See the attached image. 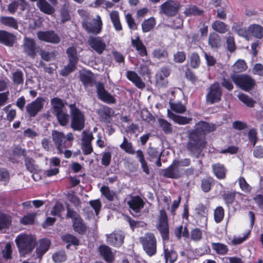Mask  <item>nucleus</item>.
<instances>
[{
	"mask_svg": "<svg viewBox=\"0 0 263 263\" xmlns=\"http://www.w3.org/2000/svg\"><path fill=\"white\" fill-rule=\"evenodd\" d=\"M100 255L104 259L108 262H111L114 259L113 253L110 247L105 245L100 246L98 248Z\"/></svg>",
	"mask_w": 263,
	"mask_h": 263,
	"instance_id": "obj_22",
	"label": "nucleus"
},
{
	"mask_svg": "<svg viewBox=\"0 0 263 263\" xmlns=\"http://www.w3.org/2000/svg\"><path fill=\"white\" fill-rule=\"evenodd\" d=\"M12 249L10 243H7L4 249L2 251L3 257L6 260L12 258Z\"/></svg>",
	"mask_w": 263,
	"mask_h": 263,
	"instance_id": "obj_60",
	"label": "nucleus"
},
{
	"mask_svg": "<svg viewBox=\"0 0 263 263\" xmlns=\"http://www.w3.org/2000/svg\"><path fill=\"white\" fill-rule=\"evenodd\" d=\"M15 36L4 30H0V43L9 46H13Z\"/></svg>",
	"mask_w": 263,
	"mask_h": 263,
	"instance_id": "obj_25",
	"label": "nucleus"
},
{
	"mask_svg": "<svg viewBox=\"0 0 263 263\" xmlns=\"http://www.w3.org/2000/svg\"><path fill=\"white\" fill-rule=\"evenodd\" d=\"M11 221L9 216L0 214V230L8 228Z\"/></svg>",
	"mask_w": 263,
	"mask_h": 263,
	"instance_id": "obj_56",
	"label": "nucleus"
},
{
	"mask_svg": "<svg viewBox=\"0 0 263 263\" xmlns=\"http://www.w3.org/2000/svg\"><path fill=\"white\" fill-rule=\"evenodd\" d=\"M52 259L55 262L60 263L67 259V256L65 251L61 250L54 253L52 255Z\"/></svg>",
	"mask_w": 263,
	"mask_h": 263,
	"instance_id": "obj_49",
	"label": "nucleus"
},
{
	"mask_svg": "<svg viewBox=\"0 0 263 263\" xmlns=\"http://www.w3.org/2000/svg\"><path fill=\"white\" fill-rule=\"evenodd\" d=\"M156 25V21L154 17H152L144 20L142 23V29L143 32H147L151 31Z\"/></svg>",
	"mask_w": 263,
	"mask_h": 263,
	"instance_id": "obj_37",
	"label": "nucleus"
},
{
	"mask_svg": "<svg viewBox=\"0 0 263 263\" xmlns=\"http://www.w3.org/2000/svg\"><path fill=\"white\" fill-rule=\"evenodd\" d=\"M15 241L20 255L22 257H25L32 252L36 243V240L33 236L26 234L17 236Z\"/></svg>",
	"mask_w": 263,
	"mask_h": 263,
	"instance_id": "obj_3",
	"label": "nucleus"
},
{
	"mask_svg": "<svg viewBox=\"0 0 263 263\" xmlns=\"http://www.w3.org/2000/svg\"><path fill=\"white\" fill-rule=\"evenodd\" d=\"M71 116L70 126L74 130L80 131L84 128L85 117L83 113L76 106V104L69 105Z\"/></svg>",
	"mask_w": 263,
	"mask_h": 263,
	"instance_id": "obj_4",
	"label": "nucleus"
},
{
	"mask_svg": "<svg viewBox=\"0 0 263 263\" xmlns=\"http://www.w3.org/2000/svg\"><path fill=\"white\" fill-rule=\"evenodd\" d=\"M211 27L214 30L220 33H224L229 30L228 25L220 21H214Z\"/></svg>",
	"mask_w": 263,
	"mask_h": 263,
	"instance_id": "obj_34",
	"label": "nucleus"
},
{
	"mask_svg": "<svg viewBox=\"0 0 263 263\" xmlns=\"http://www.w3.org/2000/svg\"><path fill=\"white\" fill-rule=\"evenodd\" d=\"M61 126H66L69 123V116L66 110L54 114Z\"/></svg>",
	"mask_w": 263,
	"mask_h": 263,
	"instance_id": "obj_36",
	"label": "nucleus"
},
{
	"mask_svg": "<svg viewBox=\"0 0 263 263\" xmlns=\"http://www.w3.org/2000/svg\"><path fill=\"white\" fill-rule=\"evenodd\" d=\"M72 226L74 230L80 234H84L86 231V226L81 218L72 222Z\"/></svg>",
	"mask_w": 263,
	"mask_h": 263,
	"instance_id": "obj_35",
	"label": "nucleus"
},
{
	"mask_svg": "<svg viewBox=\"0 0 263 263\" xmlns=\"http://www.w3.org/2000/svg\"><path fill=\"white\" fill-rule=\"evenodd\" d=\"M146 154L148 156V159L152 161V159L157 158L162 153L159 154L157 149L154 147L149 146L146 149Z\"/></svg>",
	"mask_w": 263,
	"mask_h": 263,
	"instance_id": "obj_62",
	"label": "nucleus"
},
{
	"mask_svg": "<svg viewBox=\"0 0 263 263\" xmlns=\"http://www.w3.org/2000/svg\"><path fill=\"white\" fill-rule=\"evenodd\" d=\"M247 65L244 60H238L233 65V71L235 72H240L245 70Z\"/></svg>",
	"mask_w": 263,
	"mask_h": 263,
	"instance_id": "obj_52",
	"label": "nucleus"
},
{
	"mask_svg": "<svg viewBox=\"0 0 263 263\" xmlns=\"http://www.w3.org/2000/svg\"><path fill=\"white\" fill-rule=\"evenodd\" d=\"M152 54L154 58L159 60L166 58L168 55L167 51L162 48L154 49Z\"/></svg>",
	"mask_w": 263,
	"mask_h": 263,
	"instance_id": "obj_54",
	"label": "nucleus"
},
{
	"mask_svg": "<svg viewBox=\"0 0 263 263\" xmlns=\"http://www.w3.org/2000/svg\"><path fill=\"white\" fill-rule=\"evenodd\" d=\"M35 216V213L28 214L21 219V222L24 224H32L34 221Z\"/></svg>",
	"mask_w": 263,
	"mask_h": 263,
	"instance_id": "obj_64",
	"label": "nucleus"
},
{
	"mask_svg": "<svg viewBox=\"0 0 263 263\" xmlns=\"http://www.w3.org/2000/svg\"><path fill=\"white\" fill-rule=\"evenodd\" d=\"M232 30L238 35L249 40V28L247 29L245 27L242 23H234L232 27Z\"/></svg>",
	"mask_w": 263,
	"mask_h": 263,
	"instance_id": "obj_20",
	"label": "nucleus"
},
{
	"mask_svg": "<svg viewBox=\"0 0 263 263\" xmlns=\"http://www.w3.org/2000/svg\"><path fill=\"white\" fill-rule=\"evenodd\" d=\"M212 169L214 174L219 179H222L226 177V169L224 166L219 163L213 164Z\"/></svg>",
	"mask_w": 263,
	"mask_h": 263,
	"instance_id": "obj_33",
	"label": "nucleus"
},
{
	"mask_svg": "<svg viewBox=\"0 0 263 263\" xmlns=\"http://www.w3.org/2000/svg\"><path fill=\"white\" fill-rule=\"evenodd\" d=\"M66 53L68 57L69 62L77 64L79 59L76 49L73 47H70L67 49Z\"/></svg>",
	"mask_w": 263,
	"mask_h": 263,
	"instance_id": "obj_43",
	"label": "nucleus"
},
{
	"mask_svg": "<svg viewBox=\"0 0 263 263\" xmlns=\"http://www.w3.org/2000/svg\"><path fill=\"white\" fill-rule=\"evenodd\" d=\"M200 64V58L198 53L194 52L190 57V64L192 67L197 68Z\"/></svg>",
	"mask_w": 263,
	"mask_h": 263,
	"instance_id": "obj_59",
	"label": "nucleus"
},
{
	"mask_svg": "<svg viewBox=\"0 0 263 263\" xmlns=\"http://www.w3.org/2000/svg\"><path fill=\"white\" fill-rule=\"evenodd\" d=\"M37 36L42 41L52 44H58L61 41L59 35L52 30L38 31Z\"/></svg>",
	"mask_w": 263,
	"mask_h": 263,
	"instance_id": "obj_14",
	"label": "nucleus"
},
{
	"mask_svg": "<svg viewBox=\"0 0 263 263\" xmlns=\"http://www.w3.org/2000/svg\"><path fill=\"white\" fill-rule=\"evenodd\" d=\"M77 64L68 62L67 65L65 66L60 71V74L62 76H67L72 72L76 69Z\"/></svg>",
	"mask_w": 263,
	"mask_h": 263,
	"instance_id": "obj_48",
	"label": "nucleus"
},
{
	"mask_svg": "<svg viewBox=\"0 0 263 263\" xmlns=\"http://www.w3.org/2000/svg\"><path fill=\"white\" fill-rule=\"evenodd\" d=\"M79 78L85 88L92 87L96 84L97 93L98 98L101 100L108 104L116 103V99L105 90L103 84L96 82L94 74L90 71L83 70L81 71Z\"/></svg>",
	"mask_w": 263,
	"mask_h": 263,
	"instance_id": "obj_2",
	"label": "nucleus"
},
{
	"mask_svg": "<svg viewBox=\"0 0 263 263\" xmlns=\"http://www.w3.org/2000/svg\"><path fill=\"white\" fill-rule=\"evenodd\" d=\"M212 248L217 253L220 255H224L227 253L228 251V247L223 243H212Z\"/></svg>",
	"mask_w": 263,
	"mask_h": 263,
	"instance_id": "obj_45",
	"label": "nucleus"
},
{
	"mask_svg": "<svg viewBox=\"0 0 263 263\" xmlns=\"http://www.w3.org/2000/svg\"><path fill=\"white\" fill-rule=\"evenodd\" d=\"M66 210H67V214H66V218H70L72 219V222L77 220V219H80L81 218L80 215L73 209L70 208V205L68 204H66Z\"/></svg>",
	"mask_w": 263,
	"mask_h": 263,
	"instance_id": "obj_51",
	"label": "nucleus"
},
{
	"mask_svg": "<svg viewBox=\"0 0 263 263\" xmlns=\"http://www.w3.org/2000/svg\"><path fill=\"white\" fill-rule=\"evenodd\" d=\"M90 47L99 54H102L106 48L105 43L99 36H90L88 40Z\"/></svg>",
	"mask_w": 263,
	"mask_h": 263,
	"instance_id": "obj_16",
	"label": "nucleus"
},
{
	"mask_svg": "<svg viewBox=\"0 0 263 263\" xmlns=\"http://www.w3.org/2000/svg\"><path fill=\"white\" fill-rule=\"evenodd\" d=\"M28 4L25 0H14L7 6V10L11 14L15 13L20 7L22 11L26 9Z\"/></svg>",
	"mask_w": 263,
	"mask_h": 263,
	"instance_id": "obj_19",
	"label": "nucleus"
},
{
	"mask_svg": "<svg viewBox=\"0 0 263 263\" xmlns=\"http://www.w3.org/2000/svg\"><path fill=\"white\" fill-rule=\"evenodd\" d=\"M215 129L213 124L205 121H200L196 124L195 129L189 134V141L186 144L187 151L191 156L199 158L203 156L202 152L206 146L205 135Z\"/></svg>",
	"mask_w": 263,
	"mask_h": 263,
	"instance_id": "obj_1",
	"label": "nucleus"
},
{
	"mask_svg": "<svg viewBox=\"0 0 263 263\" xmlns=\"http://www.w3.org/2000/svg\"><path fill=\"white\" fill-rule=\"evenodd\" d=\"M100 190L102 195L109 201H114L117 198L116 193L114 191L110 190L108 186H103Z\"/></svg>",
	"mask_w": 263,
	"mask_h": 263,
	"instance_id": "obj_41",
	"label": "nucleus"
},
{
	"mask_svg": "<svg viewBox=\"0 0 263 263\" xmlns=\"http://www.w3.org/2000/svg\"><path fill=\"white\" fill-rule=\"evenodd\" d=\"M24 161L26 169L29 172L33 173L36 170V166L34 164V160L33 158L25 157Z\"/></svg>",
	"mask_w": 263,
	"mask_h": 263,
	"instance_id": "obj_50",
	"label": "nucleus"
},
{
	"mask_svg": "<svg viewBox=\"0 0 263 263\" xmlns=\"http://www.w3.org/2000/svg\"><path fill=\"white\" fill-rule=\"evenodd\" d=\"M97 112L99 116L104 120H107V118H110L114 115V111L108 106L103 105L97 110Z\"/></svg>",
	"mask_w": 263,
	"mask_h": 263,
	"instance_id": "obj_30",
	"label": "nucleus"
},
{
	"mask_svg": "<svg viewBox=\"0 0 263 263\" xmlns=\"http://www.w3.org/2000/svg\"><path fill=\"white\" fill-rule=\"evenodd\" d=\"M203 11L194 5H189L185 8L184 13L186 15H201Z\"/></svg>",
	"mask_w": 263,
	"mask_h": 263,
	"instance_id": "obj_40",
	"label": "nucleus"
},
{
	"mask_svg": "<svg viewBox=\"0 0 263 263\" xmlns=\"http://www.w3.org/2000/svg\"><path fill=\"white\" fill-rule=\"evenodd\" d=\"M222 88L218 83H214L208 89L206 96V102L210 104L218 102L221 100Z\"/></svg>",
	"mask_w": 263,
	"mask_h": 263,
	"instance_id": "obj_10",
	"label": "nucleus"
},
{
	"mask_svg": "<svg viewBox=\"0 0 263 263\" xmlns=\"http://www.w3.org/2000/svg\"><path fill=\"white\" fill-rule=\"evenodd\" d=\"M126 76L127 79L134 83L138 88L143 89L145 87V83L141 80L140 77L136 72L127 71Z\"/></svg>",
	"mask_w": 263,
	"mask_h": 263,
	"instance_id": "obj_24",
	"label": "nucleus"
},
{
	"mask_svg": "<svg viewBox=\"0 0 263 263\" xmlns=\"http://www.w3.org/2000/svg\"><path fill=\"white\" fill-rule=\"evenodd\" d=\"M252 35L257 39L263 37V27L257 24H252L249 26V38Z\"/></svg>",
	"mask_w": 263,
	"mask_h": 263,
	"instance_id": "obj_29",
	"label": "nucleus"
},
{
	"mask_svg": "<svg viewBox=\"0 0 263 263\" xmlns=\"http://www.w3.org/2000/svg\"><path fill=\"white\" fill-rule=\"evenodd\" d=\"M172 118L175 122L182 125L187 124L192 120V118H188L174 114L172 115Z\"/></svg>",
	"mask_w": 263,
	"mask_h": 263,
	"instance_id": "obj_58",
	"label": "nucleus"
},
{
	"mask_svg": "<svg viewBox=\"0 0 263 263\" xmlns=\"http://www.w3.org/2000/svg\"><path fill=\"white\" fill-rule=\"evenodd\" d=\"M127 203L129 208L135 213V214H132L134 217L138 216L137 214L144 208L145 205L144 201L139 196H131Z\"/></svg>",
	"mask_w": 263,
	"mask_h": 263,
	"instance_id": "obj_17",
	"label": "nucleus"
},
{
	"mask_svg": "<svg viewBox=\"0 0 263 263\" xmlns=\"http://www.w3.org/2000/svg\"><path fill=\"white\" fill-rule=\"evenodd\" d=\"M102 22L99 15L97 18L93 19L91 21L88 22L84 19L82 22V26L85 30L89 33L93 34H99L102 29Z\"/></svg>",
	"mask_w": 263,
	"mask_h": 263,
	"instance_id": "obj_9",
	"label": "nucleus"
},
{
	"mask_svg": "<svg viewBox=\"0 0 263 263\" xmlns=\"http://www.w3.org/2000/svg\"><path fill=\"white\" fill-rule=\"evenodd\" d=\"M50 242L48 239H42L40 241L39 246L36 248L34 255L41 258L42 256L48 250Z\"/></svg>",
	"mask_w": 263,
	"mask_h": 263,
	"instance_id": "obj_23",
	"label": "nucleus"
},
{
	"mask_svg": "<svg viewBox=\"0 0 263 263\" xmlns=\"http://www.w3.org/2000/svg\"><path fill=\"white\" fill-rule=\"evenodd\" d=\"M164 254L166 262L169 260L170 263H174L177 258V253L173 249H169L165 245H164Z\"/></svg>",
	"mask_w": 263,
	"mask_h": 263,
	"instance_id": "obj_32",
	"label": "nucleus"
},
{
	"mask_svg": "<svg viewBox=\"0 0 263 263\" xmlns=\"http://www.w3.org/2000/svg\"><path fill=\"white\" fill-rule=\"evenodd\" d=\"M0 23L8 27L17 29L18 28L17 21L12 16H1Z\"/></svg>",
	"mask_w": 263,
	"mask_h": 263,
	"instance_id": "obj_31",
	"label": "nucleus"
},
{
	"mask_svg": "<svg viewBox=\"0 0 263 263\" xmlns=\"http://www.w3.org/2000/svg\"><path fill=\"white\" fill-rule=\"evenodd\" d=\"M158 229L163 240L169 239V230L167 216L164 210H161L159 215Z\"/></svg>",
	"mask_w": 263,
	"mask_h": 263,
	"instance_id": "obj_11",
	"label": "nucleus"
},
{
	"mask_svg": "<svg viewBox=\"0 0 263 263\" xmlns=\"http://www.w3.org/2000/svg\"><path fill=\"white\" fill-rule=\"evenodd\" d=\"M158 123L160 127L166 134H169L172 132V125L166 120L163 119H159Z\"/></svg>",
	"mask_w": 263,
	"mask_h": 263,
	"instance_id": "obj_47",
	"label": "nucleus"
},
{
	"mask_svg": "<svg viewBox=\"0 0 263 263\" xmlns=\"http://www.w3.org/2000/svg\"><path fill=\"white\" fill-rule=\"evenodd\" d=\"M182 170L174 161L169 167L161 171V174L163 176L172 179H178L182 176Z\"/></svg>",
	"mask_w": 263,
	"mask_h": 263,
	"instance_id": "obj_15",
	"label": "nucleus"
},
{
	"mask_svg": "<svg viewBox=\"0 0 263 263\" xmlns=\"http://www.w3.org/2000/svg\"><path fill=\"white\" fill-rule=\"evenodd\" d=\"M202 233L199 228H195L191 232V239L194 241H200L202 238Z\"/></svg>",
	"mask_w": 263,
	"mask_h": 263,
	"instance_id": "obj_61",
	"label": "nucleus"
},
{
	"mask_svg": "<svg viewBox=\"0 0 263 263\" xmlns=\"http://www.w3.org/2000/svg\"><path fill=\"white\" fill-rule=\"evenodd\" d=\"M131 42L132 46L136 48L140 56L147 55L146 47L140 40L139 36H137L136 39H132Z\"/></svg>",
	"mask_w": 263,
	"mask_h": 263,
	"instance_id": "obj_26",
	"label": "nucleus"
},
{
	"mask_svg": "<svg viewBox=\"0 0 263 263\" xmlns=\"http://www.w3.org/2000/svg\"><path fill=\"white\" fill-rule=\"evenodd\" d=\"M238 99L249 107H253L256 101L246 94L240 93L237 95Z\"/></svg>",
	"mask_w": 263,
	"mask_h": 263,
	"instance_id": "obj_38",
	"label": "nucleus"
},
{
	"mask_svg": "<svg viewBox=\"0 0 263 263\" xmlns=\"http://www.w3.org/2000/svg\"><path fill=\"white\" fill-rule=\"evenodd\" d=\"M51 138L59 154H63V149L71 146V144L65 141V135L61 132L52 130Z\"/></svg>",
	"mask_w": 263,
	"mask_h": 263,
	"instance_id": "obj_8",
	"label": "nucleus"
},
{
	"mask_svg": "<svg viewBox=\"0 0 263 263\" xmlns=\"http://www.w3.org/2000/svg\"><path fill=\"white\" fill-rule=\"evenodd\" d=\"M181 7L180 3L177 1L168 0L159 6V13L167 16H175Z\"/></svg>",
	"mask_w": 263,
	"mask_h": 263,
	"instance_id": "obj_7",
	"label": "nucleus"
},
{
	"mask_svg": "<svg viewBox=\"0 0 263 263\" xmlns=\"http://www.w3.org/2000/svg\"><path fill=\"white\" fill-rule=\"evenodd\" d=\"M220 36L215 32L211 33L208 39V44L212 49L219 48L221 45Z\"/></svg>",
	"mask_w": 263,
	"mask_h": 263,
	"instance_id": "obj_28",
	"label": "nucleus"
},
{
	"mask_svg": "<svg viewBox=\"0 0 263 263\" xmlns=\"http://www.w3.org/2000/svg\"><path fill=\"white\" fill-rule=\"evenodd\" d=\"M65 210V208L62 203L57 202L53 207L51 214L53 216H60L61 212Z\"/></svg>",
	"mask_w": 263,
	"mask_h": 263,
	"instance_id": "obj_57",
	"label": "nucleus"
},
{
	"mask_svg": "<svg viewBox=\"0 0 263 263\" xmlns=\"http://www.w3.org/2000/svg\"><path fill=\"white\" fill-rule=\"evenodd\" d=\"M120 147L128 154L131 155L135 154L132 143L129 142L125 137H123V142L120 145Z\"/></svg>",
	"mask_w": 263,
	"mask_h": 263,
	"instance_id": "obj_42",
	"label": "nucleus"
},
{
	"mask_svg": "<svg viewBox=\"0 0 263 263\" xmlns=\"http://www.w3.org/2000/svg\"><path fill=\"white\" fill-rule=\"evenodd\" d=\"M140 242L142 245L144 251L148 256L151 257L156 254L157 241L153 234H146L144 236L140 237Z\"/></svg>",
	"mask_w": 263,
	"mask_h": 263,
	"instance_id": "obj_5",
	"label": "nucleus"
},
{
	"mask_svg": "<svg viewBox=\"0 0 263 263\" xmlns=\"http://www.w3.org/2000/svg\"><path fill=\"white\" fill-rule=\"evenodd\" d=\"M62 239L64 242L68 243L66 248H68L71 245H78L79 241V240L73 235L69 234H66L62 236Z\"/></svg>",
	"mask_w": 263,
	"mask_h": 263,
	"instance_id": "obj_44",
	"label": "nucleus"
},
{
	"mask_svg": "<svg viewBox=\"0 0 263 263\" xmlns=\"http://www.w3.org/2000/svg\"><path fill=\"white\" fill-rule=\"evenodd\" d=\"M214 220L216 223L220 222L223 219L224 210L221 206L217 207L214 211Z\"/></svg>",
	"mask_w": 263,
	"mask_h": 263,
	"instance_id": "obj_53",
	"label": "nucleus"
},
{
	"mask_svg": "<svg viewBox=\"0 0 263 263\" xmlns=\"http://www.w3.org/2000/svg\"><path fill=\"white\" fill-rule=\"evenodd\" d=\"M40 47L37 46L34 40L25 38L23 44L24 52L29 57L34 58L36 53L39 52Z\"/></svg>",
	"mask_w": 263,
	"mask_h": 263,
	"instance_id": "obj_18",
	"label": "nucleus"
},
{
	"mask_svg": "<svg viewBox=\"0 0 263 263\" xmlns=\"http://www.w3.org/2000/svg\"><path fill=\"white\" fill-rule=\"evenodd\" d=\"M170 106L171 109L177 113H183L186 110L185 106L180 102H178L176 103H170Z\"/></svg>",
	"mask_w": 263,
	"mask_h": 263,
	"instance_id": "obj_55",
	"label": "nucleus"
},
{
	"mask_svg": "<svg viewBox=\"0 0 263 263\" xmlns=\"http://www.w3.org/2000/svg\"><path fill=\"white\" fill-rule=\"evenodd\" d=\"M231 78L236 85L246 91L251 90L255 84V81L248 75L233 74Z\"/></svg>",
	"mask_w": 263,
	"mask_h": 263,
	"instance_id": "obj_6",
	"label": "nucleus"
},
{
	"mask_svg": "<svg viewBox=\"0 0 263 263\" xmlns=\"http://www.w3.org/2000/svg\"><path fill=\"white\" fill-rule=\"evenodd\" d=\"M195 211L196 213L201 216L203 220L204 221L205 226H206V221H207V217H206V207L202 203H199L197 205Z\"/></svg>",
	"mask_w": 263,
	"mask_h": 263,
	"instance_id": "obj_46",
	"label": "nucleus"
},
{
	"mask_svg": "<svg viewBox=\"0 0 263 263\" xmlns=\"http://www.w3.org/2000/svg\"><path fill=\"white\" fill-rule=\"evenodd\" d=\"M12 80L14 85H22L24 83V74L20 70H17L12 73Z\"/></svg>",
	"mask_w": 263,
	"mask_h": 263,
	"instance_id": "obj_39",
	"label": "nucleus"
},
{
	"mask_svg": "<svg viewBox=\"0 0 263 263\" xmlns=\"http://www.w3.org/2000/svg\"><path fill=\"white\" fill-rule=\"evenodd\" d=\"M44 99L39 97L34 101L27 104L26 106V111L30 117H35L43 108Z\"/></svg>",
	"mask_w": 263,
	"mask_h": 263,
	"instance_id": "obj_13",
	"label": "nucleus"
},
{
	"mask_svg": "<svg viewBox=\"0 0 263 263\" xmlns=\"http://www.w3.org/2000/svg\"><path fill=\"white\" fill-rule=\"evenodd\" d=\"M36 5L45 14L51 15L55 12L54 8L46 0H40L36 3Z\"/></svg>",
	"mask_w": 263,
	"mask_h": 263,
	"instance_id": "obj_27",
	"label": "nucleus"
},
{
	"mask_svg": "<svg viewBox=\"0 0 263 263\" xmlns=\"http://www.w3.org/2000/svg\"><path fill=\"white\" fill-rule=\"evenodd\" d=\"M68 6L67 4H65L63 6V8L61 10V16L62 22L64 23L66 21H69L70 19V17L68 10Z\"/></svg>",
	"mask_w": 263,
	"mask_h": 263,
	"instance_id": "obj_63",
	"label": "nucleus"
},
{
	"mask_svg": "<svg viewBox=\"0 0 263 263\" xmlns=\"http://www.w3.org/2000/svg\"><path fill=\"white\" fill-rule=\"evenodd\" d=\"M51 104L53 114L65 110L66 101L59 98L55 97L51 100Z\"/></svg>",
	"mask_w": 263,
	"mask_h": 263,
	"instance_id": "obj_21",
	"label": "nucleus"
},
{
	"mask_svg": "<svg viewBox=\"0 0 263 263\" xmlns=\"http://www.w3.org/2000/svg\"><path fill=\"white\" fill-rule=\"evenodd\" d=\"M124 234L120 231H115L106 235V242L115 247H120L124 242Z\"/></svg>",
	"mask_w": 263,
	"mask_h": 263,
	"instance_id": "obj_12",
	"label": "nucleus"
}]
</instances>
